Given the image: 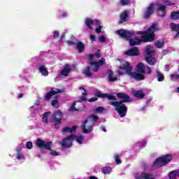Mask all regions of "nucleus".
I'll return each mask as SVG.
<instances>
[{
	"mask_svg": "<svg viewBox=\"0 0 179 179\" xmlns=\"http://www.w3.org/2000/svg\"><path fill=\"white\" fill-rule=\"evenodd\" d=\"M155 6L157 7L158 15L161 17L166 15V6L160 5L159 3H155Z\"/></svg>",
	"mask_w": 179,
	"mask_h": 179,
	"instance_id": "16",
	"label": "nucleus"
},
{
	"mask_svg": "<svg viewBox=\"0 0 179 179\" xmlns=\"http://www.w3.org/2000/svg\"><path fill=\"white\" fill-rule=\"evenodd\" d=\"M38 71L43 76H48V71H47V67H45V66L40 65L38 67Z\"/></svg>",
	"mask_w": 179,
	"mask_h": 179,
	"instance_id": "25",
	"label": "nucleus"
},
{
	"mask_svg": "<svg viewBox=\"0 0 179 179\" xmlns=\"http://www.w3.org/2000/svg\"><path fill=\"white\" fill-rule=\"evenodd\" d=\"M104 58H102L101 61L99 62H93L90 64V67H87L84 71L83 73L84 75L87 76V78H92L93 76V74L90 71H92V72H97L101 66H103L104 65L105 62Z\"/></svg>",
	"mask_w": 179,
	"mask_h": 179,
	"instance_id": "5",
	"label": "nucleus"
},
{
	"mask_svg": "<svg viewBox=\"0 0 179 179\" xmlns=\"http://www.w3.org/2000/svg\"><path fill=\"white\" fill-rule=\"evenodd\" d=\"M51 104L53 107H59V105L58 104V96L55 97V99L52 101Z\"/></svg>",
	"mask_w": 179,
	"mask_h": 179,
	"instance_id": "34",
	"label": "nucleus"
},
{
	"mask_svg": "<svg viewBox=\"0 0 179 179\" xmlns=\"http://www.w3.org/2000/svg\"><path fill=\"white\" fill-rule=\"evenodd\" d=\"M164 69L166 72H169L170 71V66L166 65Z\"/></svg>",
	"mask_w": 179,
	"mask_h": 179,
	"instance_id": "51",
	"label": "nucleus"
},
{
	"mask_svg": "<svg viewBox=\"0 0 179 179\" xmlns=\"http://www.w3.org/2000/svg\"><path fill=\"white\" fill-rule=\"evenodd\" d=\"M100 57H101V55H100L99 52L96 53L95 55H90V59H93L95 58H100Z\"/></svg>",
	"mask_w": 179,
	"mask_h": 179,
	"instance_id": "41",
	"label": "nucleus"
},
{
	"mask_svg": "<svg viewBox=\"0 0 179 179\" xmlns=\"http://www.w3.org/2000/svg\"><path fill=\"white\" fill-rule=\"evenodd\" d=\"M119 70L117 73L120 76L127 73L130 78L136 80H143L145 79V64L140 63L136 66V72H132V66L125 60H120Z\"/></svg>",
	"mask_w": 179,
	"mask_h": 179,
	"instance_id": "2",
	"label": "nucleus"
},
{
	"mask_svg": "<svg viewBox=\"0 0 179 179\" xmlns=\"http://www.w3.org/2000/svg\"><path fill=\"white\" fill-rule=\"evenodd\" d=\"M145 54L147 55L145 59L148 64H149V65H155L156 59L152 57L153 54H155V49L150 45L147 46L145 48Z\"/></svg>",
	"mask_w": 179,
	"mask_h": 179,
	"instance_id": "8",
	"label": "nucleus"
},
{
	"mask_svg": "<svg viewBox=\"0 0 179 179\" xmlns=\"http://www.w3.org/2000/svg\"><path fill=\"white\" fill-rule=\"evenodd\" d=\"M115 160L117 164H121V160L120 159V155H118L117 154H116L115 155Z\"/></svg>",
	"mask_w": 179,
	"mask_h": 179,
	"instance_id": "43",
	"label": "nucleus"
},
{
	"mask_svg": "<svg viewBox=\"0 0 179 179\" xmlns=\"http://www.w3.org/2000/svg\"><path fill=\"white\" fill-rule=\"evenodd\" d=\"M63 117L64 113L61 110H57L53 113V126L55 127V128H56V129H58V128H59L61 122H62Z\"/></svg>",
	"mask_w": 179,
	"mask_h": 179,
	"instance_id": "9",
	"label": "nucleus"
},
{
	"mask_svg": "<svg viewBox=\"0 0 179 179\" xmlns=\"http://www.w3.org/2000/svg\"><path fill=\"white\" fill-rule=\"evenodd\" d=\"M16 150H17V153H20V152L22 151V148L18 147V148H16Z\"/></svg>",
	"mask_w": 179,
	"mask_h": 179,
	"instance_id": "53",
	"label": "nucleus"
},
{
	"mask_svg": "<svg viewBox=\"0 0 179 179\" xmlns=\"http://www.w3.org/2000/svg\"><path fill=\"white\" fill-rule=\"evenodd\" d=\"M42 121L43 124H50V122H54V117L51 115V112H46L43 115Z\"/></svg>",
	"mask_w": 179,
	"mask_h": 179,
	"instance_id": "13",
	"label": "nucleus"
},
{
	"mask_svg": "<svg viewBox=\"0 0 179 179\" xmlns=\"http://www.w3.org/2000/svg\"><path fill=\"white\" fill-rule=\"evenodd\" d=\"M170 78H171V79H172V80H173V79H179V74H171L170 75Z\"/></svg>",
	"mask_w": 179,
	"mask_h": 179,
	"instance_id": "47",
	"label": "nucleus"
},
{
	"mask_svg": "<svg viewBox=\"0 0 179 179\" xmlns=\"http://www.w3.org/2000/svg\"><path fill=\"white\" fill-rule=\"evenodd\" d=\"M157 78L158 82H163L164 80V76L159 70L157 71Z\"/></svg>",
	"mask_w": 179,
	"mask_h": 179,
	"instance_id": "30",
	"label": "nucleus"
},
{
	"mask_svg": "<svg viewBox=\"0 0 179 179\" xmlns=\"http://www.w3.org/2000/svg\"><path fill=\"white\" fill-rule=\"evenodd\" d=\"M112 170L113 169H111V167L106 166V167L102 168L101 171L104 174H110Z\"/></svg>",
	"mask_w": 179,
	"mask_h": 179,
	"instance_id": "33",
	"label": "nucleus"
},
{
	"mask_svg": "<svg viewBox=\"0 0 179 179\" xmlns=\"http://www.w3.org/2000/svg\"><path fill=\"white\" fill-rule=\"evenodd\" d=\"M124 55H127L128 57H138L141 55V52H139V49H138V48H133L129 50L125 51Z\"/></svg>",
	"mask_w": 179,
	"mask_h": 179,
	"instance_id": "12",
	"label": "nucleus"
},
{
	"mask_svg": "<svg viewBox=\"0 0 179 179\" xmlns=\"http://www.w3.org/2000/svg\"><path fill=\"white\" fill-rule=\"evenodd\" d=\"M136 179H155L153 176L146 173H137L135 176Z\"/></svg>",
	"mask_w": 179,
	"mask_h": 179,
	"instance_id": "17",
	"label": "nucleus"
},
{
	"mask_svg": "<svg viewBox=\"0 0 179 179\" xmlns=\"http://www.w3.org/2000/svg\"><path fill=\"white\" fill-rule=\"evenodd\" d=\"M102 131H103V132H107V130H106V128H104V127H102Z\"/></svg>",
	"mask_w": 179,
	"mask_h": 179,
	"instance_id": "60",
	"label": "nucleus"
},
{
	"mask_svg": "<svg viewBox=\"0 0 179 179\" xmlns=\"http://www.w3.org/2000/svg\"><path fill=\"white\" fill-rule=\"evenodd\" d=\"M36 145L40 149H48V150H50V154L52 155V156H59V152L51 150V148H52V141H49V142L45 143L43 140L38 139L36 141Z\"/></svg>",
	"mask_w": 179,
	"mask_h": 179,
	"instance_id": "6",
	"label": "nucleus"
},
{
	"mask_svg": "<svg viewBox=\"0 0 179 179\" xmlns=\"http://www.w3.org/2000/svg\"><path fill=\"white\" fill-rule=\"evenodd\" d=\"M60 17H62V19H65V17H68V12L63 11L60 15Z\"/></svg>",
	"mask_w": 179,
	"mask_h": 179,
	"instance_id": "46",
	"label": "nucleus"
},
{
	"mask_svg": "<svg viewBox=\"0 0 179 179\" xmlns=\"http://www.w3.org/2000/svg\"><path fill=\"white\" fill-rule=\"evenodd\" d=\"M155 8H156L155 4H150L147 9L144 11L143 16L145 19L148 17H150V15L153 14V10H155Z\"/></svg>",
	"mask_w": 179,
	"mask_h": 179,
	"instance_id": "14",
	"label": "nucleus"
},
{
	"mask_svg": "<svg viewBox=\"0 0 179 179\" xmlns=\"http://www.w3.org/2000/svg\"><path fill=\"white\" fill-rule=\"evenodd\" d=\"M69 45H75V43L72 42V41H67Z\"/></svg>",
	"mask_w": 179,
	"mask_h": 179,
	"instance_id": "54",
	"label": "nucleus"
},
{
	"mask_svg": "<svg viewBox=\"0 0 179 179\" xmlns=\"http://www.w3.org/2000/svg\"><path fill=\"white\" fill-rule=\"evenodd\" d=\"M85 23L87 27H88V29H90V30H92V29H94V26H96V24H100V21L97 20H95L94 21H93V20L90 18H86L85 20Z\"/></svg>",
	"mask_w": 179,
	"mask_h": 179,
	"instance_id": "11",
	"label": "nucleus"
},
{
	"mask_svg": "<svg viewBox=\"0 0 179 179\" xmlns=\"http://www.w3.org/2000/svg\"><path fill=\"white\" fill-rule=\"evenodd\" d=\"M37 106H36V105H33L32 106H31L30 108H29V111L31 112V113H33V111H36V110H37Z\"/></svg>",
	"mask_w": 179,
	"mask_h": 179,
	"instance_id": "48",
	"label": "nucleus"
},
{
	"mask_svg": "<svg viewBox=\"0 0 179 179\" xmlns=\"http://www.w3.org/2000/svg\"><path fill=\"white\" fill-rule=\"evenodd\" d=\"M104 111H106V108L103 106H99L94 110L95 114H101Z\"/></svg>",
	"mask_w": 179,
	"mask_h": 179,
	"instance_id": "32",
	"label": "nucleus"
},
{
	"mask_svg": "<svg viewBox=\"0 0 179 179\" xmlns=\"http://www.w3.org/2000/svg\"><path fill=\"white\" fill-rule=\"evenodd\" d=\"M26 148L29 150L33 149V143H31V141H28L26 144Z\"/></svg>",
	"mask_w": 179,
	"mask_h": 179,
	"instance_id": "45",
	"label": "nucleus"
},
{
	"mask_svg": "<svg viewBox=\"0 0 179 179\" xmlns=\"http://www.w3.org/2000/svg\"><path fill=\"white\" fill-rule=\"evenodd\" d=\"M71 71L72 66H71V64H66L60 71V75H62V76H69V73H71Z\"/></svg>",
	"mask_w": 179,
	"mask_h": 179,
	"instance_id": "15",
	"label": "nucleus"
},
{
	"mask_svg": "<svg viewBox=\"0 0 179 179\" xmlns=\"http://www.w3.org/2000/svg\"><path fill=\"white\" fill-rule=\"evenodd\" d=\"M96 121H99V117H96L94 115H92L88 117L82 125L83 132H84V134H89L92 132V131H93L94 123Z\"/></svg>",
	"mask_w": 179,
	"mask_h": 179,
	"instance_id": "4",
	"label": "nucleus"
},
{
	"mask_svg": "<svg viewBox=\"0 0 179 179\" xmlns=\"http://www.w3.org/2000/svg\"><path fill=\"white\" fill-rule=\"evenodd\" d=\"M95 96H96V97H101L102 99L106 98L108 100H115V96L107 94H103L100 92V91H96L95 92Z\"/></svg>",
	"mask_w": 179,
	"mask_h": 179,
	"instance_id": "18",
	"label": "nucleus"
},
{
	"mask_svg": "<svg viewBox=\"0 0 179 179\" xmlns=\"http://www.w3.org/2000/svg\"><path fill=\"white\" fill-rule=\"evenodd\" d=\"M117 96L119 99H122V100L120 101H112L110 102V105L115 107V110H116L117 113L122 118L127 115V112L128 111V108H127V106L123 103L131 101V98L124 93H117Z\"/></svg>",
	"mask_w": 179,
	"mask_h": 179,
	"instance_id": "3",
	"label": "nucleus"
},
{
	"mask_svg": "<svg viewBox=\"0 0 179 179\" xmlns=\"http://www.w3.org/2000/svg\"><path fill=\"white\" fill-rule=\"evenodd\" d=\"M80 90L83 94V96L80 99V101H86V96L87 95V92L83 87H80Z\"/></svg>",
	"mask_w": 179,
	"mask_h": 179,
	"instance_id": "28",
	"label": "nucleus"
},
{
	"mask_svg": "<svg viewBox=\"0 0 179 179\" xmlns=\"http://www.w3.org/2000/svg\"><path fill=\"white\" fill-rule=\"evenodd\" d=\"M159 30V27L157 24H153L150 28L148 29L147 31H137L136 34H141L143 36L141 38H138L135 36V33L133 31H125L124 29H120L115 31L117 36H120L122 38H126L128 40L130 45H139L142 41L143 43H150V41H153L155 40V31Z\"/></svg>",
	"mask_w": 179,
	"mask_h": 179,
	"instance_id": "1",
	"label": "nucleus"
},
{
	"mask_svg": "<svg viewBox=\"0 0 179 179\" xmlns=\"http://www.w3.org/2000/svg\"><path fill=\"white\" fill-rule=\"evenodd\" d=\"M146 73H148V75H150V73H152V70H150V68H147Z\"/></svg>",
	"mask_w": 179,
	"mask_h": 179,
	"instance_id": "52",
	"label": "nucleus"
},
{
	"mask_svg": "<svg viewBox=\"0 0 179 179\" xmlns=\"http://www.w3.org/2000/svg\"><path fill=\"white\" fill-rule=\"evenodd\" d=\"M167 52H169L168 50H163L162 54H164V55H166V54H167Z\"/></svg>",
	"mask_w": 179,
	"mask_h": 179,
	"instance_id": "57",
	"label": "nucleus"
},
{
	"mask_svg": "<svg viewBox=\"0 0 179 179\" xmlns=\"http://www.w3.org/2000/svg\"><path fill=\"white\" fill-rule=\"evenodd\" d=\"M178 71H179V66H178Z\"/></svg>",
	"mask_w": 179,
	"mask_h": 179,
	"instance_id": "62",
	"label": "nucleus"
},
{
	"mask_svg": "<svg viewBox=\"0 0 179 179\" xmlns=\"http://www.w3.org/2000/svg\"><path fill=\"white\" fill-rule=\"evenodd\" d=\"M176 176H177V177H179V171H178V170H176Z\"/></svg>",
	"mask_w": 179,
	"mask_h": 179,
	"instance_id": "59",
	"label": "nucleus"
},
{
	"mask_svg": "<svg viewBox=\"0 0 179 179\" xmlns=\"http://www.w3.org/2000/svg\"><path fill=\"white\" fill-rule=\"evenodd\" d=\"M53 38H55V40L59 38V31H53Z\"/></svg>",
	"mask_w": 179,
	"mask_h": 179,
	"instance_id": "39",
	"label": "nucleus"
},
{
	"mask_svg": "<svg viewBox=\"0 0 179 179\" xmlns=\"http://www.w3.org/2000/svg\"><path fill=\"white\" fill-rule=\"evenodd\" d=\"M96 26H98V27L96 28L95 31L98 33V34H100V33H101V25L99 24H96Z\"/></svg>",
	"mask_w": 179,
	"mask_h": 179,
	"instance_id": "44",
	"label": "nucleus"
},
{
	"mask_svg": "<svg viewBox=\"0 0 179 179\" xmlns=\"http://www.w3.org/2000/svg\"><path fill=\"white\" fill-rule=\"evenodd\" d=\"M176 3H177L176 1H171L168 0V2H166L165 5L166 6H173V7H175Z\"/></svg>",
	"mask_w": 179,
	"mask_h": 179,
	"instance_id": "38",
	"label": "nucleus"
},
{
	"mask_svg": "<svg viewBox=\"0 0 179 179\" xmlns=\"http://www.w3.org/2000/svg\"><path fill=\"white\" fill-rule=\"evenodd\" d=\"M146 145H148V141H146L136 143V146H137L138 148H141V149H143V148H146Z\"/></svg>",
	"mask_w": 179,
	"mask_h": 179,
	"instance_id": "29",
	"label": "nucleus"
},
{
	"mask_svg": "<svg viewBox=\"0 0 179 179\" xmlns=\"http://www.w3.org/2000/svg\"><path fill=\"white\" fill-rule=\"evenodd\" d=\"M34 105L36 106V107L37 106H40V101H36Z\"/></svg>",
	"mask_w": 179,
	"mask_h": 179,
	"instance_id": "55",
	"label": "nucleus"
},
{
	"mask_svg": "<svg viewBox=\"0 0 179 179\" xmlns=\"http://www.w3.org/2000/svg\"><path fill=\"white\" fill-rule=\"evenodd\" d=\"M171 28L174 31H177L176 37H179V24H171Z\"/></svg>",
	"mask_w": 179,
	"mask_h": 179,
	"instance_id": "27",
	"label": "nucleus"
},
{
	"mask_svg": "<svg viewBox=\"0 0 179 179\" xmlns=\"http://www.w3.org/2000/svg\"><path fill=\"white\" fill-rule=\"evenodd\" d=\"M75 139H76L78 145H83V142H85V138L83 137V136H78L77 137L75 136Z\"/></svg>",
	"mask_w": 179,
	"mask_h": 179,
	"instance_id": "31",
	"label": "nucleus"
},
{
	"mask_svg": "<svg viewBox=\"0 0 179 179\" xmlns=\"http://www.w3.org/2000/svg\"><path fill=\"white\" fill-rule=\"evenodd\" d=\"M61 90L59 89H55L53 88L51 90V91L48 93H47L45 96V100H50V99H51V97H52V96H54V94H57L58 93H61Z\"/></svg>",
	"mask_w": 179,
	"mask_h": 179,
	"instance_id": "19",
	"label": "nucleus"
},
{
	"mask_svg": "<svg viewBox=\"0 0 179 179\" xmlns=\"http://www.w3.org/2000/svg\"><path fill=\"white\" fill-rule=\"evenodd\" d=\"M90 40H91L92 43H93L94 41H96V36L90 35Z\"/></svg>",
	"mask_w": 179,
	"mask_h": 179,
	"instance_id": "49",
	"label": "nucleus"
},
{
	"mask_svg": "<svg viewBox=\"0 0 179 179\" xmlns=\"http://www.w3.org/2000/svg\"><path fill=\"white\" fill-rule=\"evenodd\" d=\"M74 139H75V136L71 135L64 138L59 143L60 145H62L63 148H71L72 147V143Z\"/></svg>",
	"mask_w": 179,
	"mask_h": 179,
	"instance_id": "10",
	"label": "nucleus"
},
{
	"mask_svg": "<svg viewBox=\"0 0 179 179\" xmlns=\"http://www.w3.org/2000/svg\"><path fill=\"white\" fill-rule=\"evenodd\" d=\"M155 47H157V48H162V47L163 45H164V41H157L155 43Z\"/></svg>",
	"mask_w": 179,
	"mask_h": 179,
	"instance_id": "37",
	"label": "nucleus"
},
{
	"mask_svg": "<svg viewBox=\"0 0 179 179\" xmlns=\"http://www.w3.org/2000/svg\"><path fill=\"white\" fill-rule=\"evenodd\" d=\"M99 41H100V43H106V41H107V37L105 36H101L99 38Z\"/></svg>",
	"mask_w": 179,
	"mask_h": 179,
	"instance_id": "40",
	"label": "nucleus"
},
{
	"mask_svg": "<svg viewBox=\"0 0 179 179\" xmlns=\"http://www.w3.org/2000/svg\"><path fill=\"white\" fill-rule=\"evenodd\" d=\"M64 38H65V34H64L62 36H61V38H60V40H64Z\"/></svg>",
	"mask_w": 179,
	"mask_h": 179,
	"instance_id": "56",
	"label": "nucleus"
},
{
	"mask_svg": "<svg viewBox=\"0 0 179 179\" xmlns=\"http://www.w3.org/2000/svg\"><path fill=\"white\" fill-rule=\"evenodd\" d=\"M117 78V75H115L112 71H108V80L109 82H115Z\"/></svg>",
	"mask_w": 179,
	"mask_h": 179,
	"instance_id": "22",
	"label": "nucleus"
},
{
	"mask_svg": "<svg viewBox=\"0 0 179 179\" xmlns=\"http://www.w3.org/2000/svg\"><path fill=\"white\" fill-rule=\"evenodd\" d=\"M22 97H23V94H20L18 95V99H22Z\"/></svg>",
	"mask_w": 179,
	"mask_h": 179,
	"instance_id": "58",
	"label": "nucleus"
},
{
	"mask_svg": "<svg viewBox=\"0 0 179 179\" xmlns=\"http://www.w3.org/2000/svg\"><path fill=\"white\" fill-rule=\"evenodd\" d=\"M77 104H79V106H82V103L76 101L74 102L69 108V111H83V110H82V108L77 106Z\"/></svg>",
	"mask_w": 179,
	"mask_h": 179,
	"instance_id": "21",
	"label": "nucleus"
},
{
	"mask_svg": "<svg viewBox=\"0 0 179 179\" xmlns=\"http://www.w3.org/2000/svg\"><path fill=\"white\" fill-rule=\"evenodd\" d=\"M88 101H89L90 103H93V101H97V98H94V97L91 98V99H90L88 100Z\"/></svg>",
	"mask_w": 179,
	"mask_h": 179,
	"instance_id": "50",
	"label": "nucleus"
},
{
	"mask_svg": "<svg viewBox=\"0 0 179 179\" xmlns=\"http://www.w3.org/2000/svg\"><path fill=\"white\" fill-rule=\"evenodd\" d=\"M133 94L137 99H143L145 97V92L142 90H136L133 92Z\"/></svg>",
	"mask_w": 179,
	"mask_h": 179,
	"instance_id": "23",
	"label": "nucleus"
},
{
	"mask_svg": "<svg viewBox=\"0 0 179 179\" xmlns=\"http://www.w3.org/2000/svg\"><path fill=\"white\" fill-rule=\"evenodd\" d=\"M176 177L178 176L176 171H172L171 172H170L169 175V179H176Z\"/></svg>",
	"mask_w": 179,
	"mask_h": 179,
	"instance_id": "35",
	"label": "nucleus"
},
{
	"mask_svg": "<svg viewBox=\"0 0 179 179\" xmlns=\"http://www.w3.org/2000/svg\"><path fill=\"white\" fill-rule=\"evenodd\" d=\"M131 3V0H120V5L122 6H124V5H129Z\"/></svg>",
	"mask_w": 179,
	"mask_h": 179,
	"instance_id": "36",
	"label": "nucleus"
},
{
	"mask_svg": "<svg viewBox=\"0 0 179 179\" xmlns=\"http://www.w3.org/2000/svg\"><path fill=\"white\" fill-rule=\"evenodd\" d=\"M168 1H169V0H162V2H164V3H165V5H166V3H167Z\"/></svg>",
	"mask_w": 179,
	"mask_h": 179,
	"instance_id": "61",
	"label": "nucleus"
},
{
	"mask_svg": "<svg viewBox=\"0 0 179 179\" xmlns=\"http://www.w3.org/2000/svg\"><path fill=\"white\" fill-rule=\"evenodd\" d=\"M128 20V11H124L120 14V23H125Z\"/></svg>",
	"mask_w": 179,
	"mask_h": 179,
	"instance_id": "24",
	"label": "nucleus"
},
{
	"mask_svg": "<svg viewBox=\"0 0 179 179\" xmlns=\"http://www.w3.org/2000/svg\"><path fill=\"white\" fill-rule=\"evenodd\" d=\"M172 159L173 156L171 155L160 157L154 162L153 166L154 167H163V166H166L168 163H170Z\"/></svg>",
	"mask_w": 179,
	"mask_h": 179,
	"instance_id": "7",
	"label": "nucleus"
},
{
	"mask_svg": "<svg viewBox=\"0 0 179 179\" xmlns=\"http://www.w3.org/2000/svg\"><path fill=\"white\" fill-rule=\"evenodd\" d=\"M16 159H17V160H23V159H24V156H23L22 152H17Z\"/></svg>",
	"mask_w": 179,
	"mask_h": 179,
	"instance_id": "42",
	"label": "nucleus"
},
{
	"mask_svg": "<svg viewBox=\"0 0 179 179\" xmlns=\"http://www.w3.org/2000/svg\"><path fill=\"white\" fill-rule=\"evenodd\" d=\"M76 45V48L78 50V52H83V50H85V43L82 42H77Z\"/></svg>",
	"mask_w": 179,
	"mask_h": 179,
	"instance_id": "26",
	"label": "nucleus"
},
{
	"mask_svg": "<svg viewBox=\"0 0 179 179\" xmlns=\"http://www.w3.org/2000/svg\"><path fill=\"white\" fill-rule=\"evenodd\" d=\"M76 129H78V126L76 125L71 127H64L62 129V134L65 135V134H72L73 132H76Z\"/></svg>",
	"mask_w": 179,
	"mask_h": 179,
	"instance_id": "20",
	"label": "nucleus"
}]
</instances>
